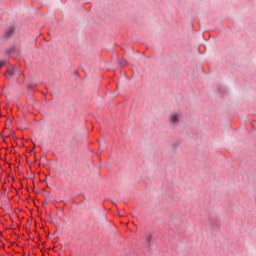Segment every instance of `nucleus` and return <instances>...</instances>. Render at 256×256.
<instances>
[{
	"mask_svg": "<svg viewBox=\"0 0 256 256\" xmlns=\"http://www.w3.org/2000/svg\"><path fill=\"white\" fill-rule=\"evenodd\" d=\"M120 65H121V67H125V65H127V60L126 59H122L120 61Z\"/></svg>",
	"mask_w": 256,
	"mask_h": 256,
	"instance_id": "39448f33",
	"label": "nucleus"
},
{
	"mask_svg": "<svg viewBox=\"0 0 256 256\" xmlns=\"http://www.w3.org/2000/svg\"><path fill=\"white\" fill-rule=\"evenodd\" d=\"M13 31H14L13 28H10V29L8 30V32H7L8 37H11V35H13Z\"/></svg>",
	"mask_w": 256,
	"mask_h": 256,
	"instance_id": "423d86ee",
	"label": "nucleus"
},
{
	"mask_svg": "<svg viewBox=\"0 0 256 256\" xmlns=\"http://www.w3.org/2000/svg\"><path fill=\"white\" fill-rule=\"evenodd\" d=\"M99 145L102 151H105L107 149V144H105V142H100Z\"/></svg>",
	"mask_w": 256,
	"mask_h": 256,
	"instance_id": "20e7f679",
	"label": "nucleus"
},
{
	"mask_svg": "<svg viewBox=\"0 0 256 256\" xmlns=\"http://www.w3.org/2000/svg\"><path fill=\"white\" fill-rule=\"evenodd\" d=\"M170 123H171L172 125H177V123H179V114L173 113V114L170 116Z\"/></svg>",
	"mask_w": 256,
	"mask_h": 256,
	"instance_id": "f03ea898",
	"label": "nucleus"
},
{
	"mask_svg": "<svg viewBox=\"0 0 256 256\" xmlns=\"http://www.w3.org/2000/svg\"><path fill=\"white\" fill-rule=\"evenodd\" d=\"M6 77H14V79H17V77H19V69L16 67L8 69L6 72Z\"/></svg>",
	"mask_w": 256,
	"mask_h": 256,
	"instance_id": "f257e3e1",
	"label": "nucleus"
},
{
	"mask_svg": "<svg viewBox=\"0 0 256 256\" xmlns=\"http://www.w3.org/2000/svg\"><path fill=\"white\" fill-rule=\"evenodd\" d=\"M3 65H5V63L4 62H0V69H1V67H3Z\"/></svg>",
	"mask_w": 256,
	"mask_h": 256,
	"instance_id": "0eeeda50",
	"label": "nucleus"
},
{
	"mask_svg": "<svg viewBox=\"0 0 256 256\" xmlns=\"http://www.w3.org/2000/svg\"><path fill=\"white\" fill-rule=\"evenodd\" d=\"M153 239V236L151 234H148L146 237V242H145V246L146 247H151V240Z\"/></svg>",
	"mask_w": 256,
	"mask_h": 256,
	"instance_id": "7ed1b4c3",
	"label": "nucleus"
},
{
	"mask_svg": "<svg viewBox=\"0 0 256 256\" xmlns=\"http://www.w3.org/2000/svg\"><path fill=\"white\" fill-rule=\"evenodd\" d=\"M0 256H5V255H0Z\"/></svg>",
	"mask_w": 256,
	"mask_h": 256,
	"instance_id": "6e6552de",
	"label": "nucleus"
}]
</instances>
